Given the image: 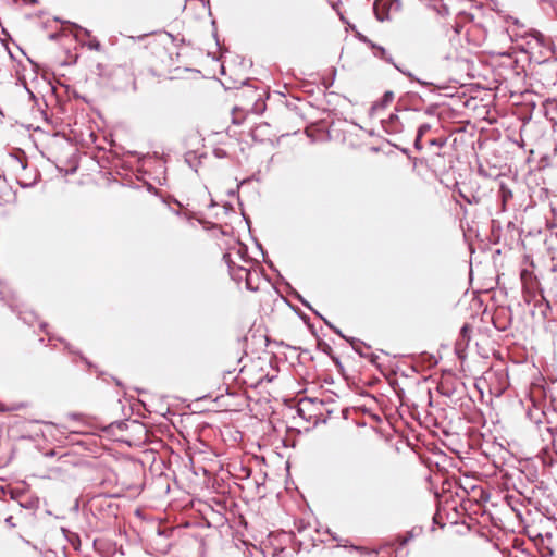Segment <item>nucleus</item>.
<instances>
[{"label": "nucleus", "mask_w": 557, "mask_h": 557, "mask_svg": "<svg viewBox=\"0 0 557 557\" xmlns=\"http://www.w3.org/2000/svg\"><path fill=\"white\" fill-rule=\"evenodd\" d=\"M430 125L429 124H422L419 126L418 128V133L419 134V137H423V135L430 131Z\"/></svg>", "instance_id": "obj_5"}, {"label": "nucleus", "mask_w": 557, "mask_h": 557, "mask_svg": "<svg viewBox=\"0 0 557 557\" xmlns=\"http://www.w3.org/2000/svg\"><path fill=\"white\" fill-rule=\"evenodd\" d=\"M460 27H461V26H460L459 24H456V25L454 26V30H455V34H456V35H459V33H460Z\"/></svg>", "instance_id": "obj_10"}, {"label": "nucleus", "mask_w": 557, "mask_h": 557, "mask_svg": "<svg viewBox=\"0 0 557 557\" xmlns=\"http://www.w3.org/2000/svg\"><path fill=\"white\" fill-rule=\"evenodd\" d=\"M393 99H394V94H393L392 91H386V92L384 94V96H383V102H384L385 104H387V103L392 102V101H393Z\"/></svg>", "instance_id": "obj_6"}, {"label": "nucleus", "mask_w": 557, "mask_h": 557, "mask_svg": "<svg viewBox=\"0 0 557 557\" xmlns=\"http://www.w3.org/2000/svg\"><path fill=\"white\" fill-rule=\"evenodd\" d=\"M471 332V327L468 325V324H465L462 327H461V331H460V335L462 336V338H465L466 341H469V334Z\"/></svg>", "instance_id": "obj_4"}, {"label": "nucleus", "mask_w": 557, "mask_h": 557, "mask_svg": "<svg viewBox=\"0 0 557 557\" xmlns=\"http://www.w3.org/2000/svg\"><path fill=\"white\" fill-rule=\"evenodd\" d=\"M374 13L380 21L392 20L401 9L400 0H376Z\"/></svg>", "instance_id": "obj_1"}, {"label": "nucleus", "mask_w": 557, "mask_h": 557, "mask_svg": "<svg viewBox=\"0 0 557 557\" xmlns=\"http://www.w3.org/2000/svg\"><path fill=\"white\" fill-rule=\"evenodd\" d=\"M89 47L99 51L101 49V44L97 39H92L89 41Z\"/></svg>", "instance_id": "obj_7"}, {"label": "nucleus", "mask_w": 557, "mask_h": 557, "mask_svg": "<svg viewBox=\"0 0 557 557\" xmlns=\"http://www.w3.org/2000/svg\"><path fill=\"white\" fill-rule=\"evenodd\" d=\"M245 119L244 114L242 113L240 110H238L237 108H235L233 110V123L234 124H240L243 122V120Z\"/></svg>", "instance_id": "obj_2"}, {"label": "nucleus", "mask_w": 557, "mask_h": 557, "mask_svg": "<svg viewBox=\"0 0 557 557\" xmlns=\"http://www.w3.org/2000/svg\"><path fill=\"white\" fill-rule=\"evenodd\" d=\"M359 38H360L363 42H369V40H368L364 36H359Z\"/></svg>", "instance_id": "obj_11"}, {"label": "nucleus", "mask_w": 557, "mask_h": 557, "mask_svg": "<svg viewBox=\"0 0 557 557\" xmlns=\"http://www.w3.org/2000/svg\"><path fill=\"white\" fill-rule=\"evenodd\" d=\"M500 191H502V196H503V201L504 202H506L509 198L512 197L511 190L506 188L504 185L502 186Z\"/></svg>", "instance_id": "obj_3"}, {"label": "nucleus", "mask_w": 557, "mask_h": 557, "mask_svg": "<svg viewBox=\"0 0 557 557\" xmlns=\"http://www.w3.org/2000/svg\"><path fill=\"white\" fill-rule=\"evenodd\" d=\"M430 143L432 145H437V146H441V147L444 145V140H442V139H432Z\"/></svg>", "instance_id": "obj_9"}, {"label": "nucleus", "mask_w": 557, "mask_h": 557, "mask_svg": "<svg viewBox=\"0 0 557 557\" xmlns=\"http://www.w3.org/2000/svg\"><path fill=\"white\" fill-rule=\"evenodd\" d=\"M421 140H422V137H419V134H417L416 140H414V147L418 150L422 149Z\"/></svg>", "instance_id": "obj_8"}]
</instances>
